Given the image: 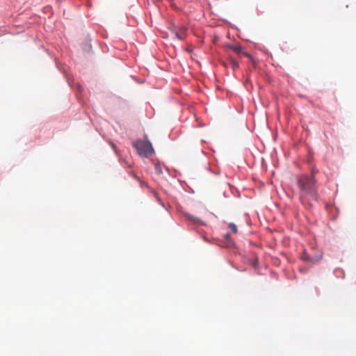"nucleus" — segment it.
Returning <instances> with one entry per match:
<instances>
[{"mask_svg":"<svg viewBox=\"0 0 356 356\" xmlns=\"http://www.w3.org/2000/svg\"><path fill=\"white\" fill-rule=\"evenodd\" d=\"M208 170H209L210 172H211L214 175H220V171L219 170H211L210 168H208Z\"/></svg>","mask_w":356,"mask_h":356,"instance_id":"nucleus-28","label":"nucleus"},{"mask_svg":"<svg viewBox=\"0 0 356 356\" xmlns=\"http://www.w3.org/2000/svg\"><path fill=\"white\" fill-rule=\"evenodd\" d=\"M297 185L301 192L300 196L301 203L308 208H312L313 204L311 202V200L307 196L308 195L312 200L318 202V197L316 186V179L313 176L305 178L298 177Z\"/></svg>","mask_w":356,"mask_h":356,"instance_id":"nucleus-1","label":"nucleus"},{"mask_svg":"<svg viewBox=\"0 0 356 356\" xmlns=\"http://www.w3.org/2000/svg\"><path fill=\"white\" fill-rule=\"evenodd\" d=\"M131 78L134 80L136 83H140V84H143L144 83H145L146 81V79H138L136 76L135 75H131L130 76Z\"/></svg>","mask_w":356,"mask_h":356,"instance_id":"nucleus-16","label":"nucleus"},{"mask_svg":"<svg viewBox=\"0 0 356 356\" xmlns=\"http://www.w3.org/2000/svg\"><path fill=\"white\" fill-rule=\"evenodd\" d=\"M168 30L174 34L177 31V26L175 24H172L168 26Z\"/></svg>","mask_w":356,"mask_h":356,"instance_id":"nucleus-19","label":"nucleus"},{"mask_svg":"<svg viewBox=\"0 0 356 356\" xmlns=\"http://www.w3.org/2000/svg\"><path fill=\"white\" fill-rule=\"evenodd\" d=\"M337 277H341V274H339V275H337Z\"/></svg>","mask_w":356,"mask_h":356,"instance_id":"nucleus-41","label":"nucleus"},{"mask_svg":"<svg viewBox=\"0 0 356 356\" xmlns=\"http://www.w3.org/2000/svg\"><path fill=\"white\" fill-rule=\"evenodd\" d=\"M227 62L229 65L232 67L234 70L238 69L240 66V63L238 60L229 55L227 58Z\"/></svg>","mask_w":356,"mask_h":356,"instance_id":"nucleus-9","label":"nucleus"},{"mask_svg":"<svg viewBox=\"0 0 356 356\" xmlns=\"http://www.w3.org/2000/svg\"><path fill=\"white\" fill-rule=\"evenodd\" d=\"M238 254L241 258V260L245 263H248L250 258V257H248V254L245 252L243 253H242L241 252H238Z\"/></svg>","mask_w":356,"mask_h":356,"instance_id":"nucleus-14","label":"nucleus"},{"mask_svg":"<svg viewBox=\"0 0 356 356\" xmlns=\"http://www.w3.org/2000/svg\"><path fill=\"white\" fill-rule=\"evenodd\" d=\"M247 242L250 246H252V247L257 248L259 249L262 248L261 244L254 242L252 240L248 239V240H247Z\"/></svg>","mask_w":356,"mask_h":356,"instance_id":"nucleus-15","label":"nucleus"},{"mask_svg":"<svg viewBox=\"0 0 356 356\" xmlns=\"http://www.w3.org/2000/svg\"><path fill=\"white\" fill-rule=\"evenodd\" d=\"M55 63H56V67L62 72V73H65V70L64 67H62L60 66L59 63L57 62L56 59H55Z\"/></svg>","mask_w":356,"mask_h":356,"instance_id":"nucleus-25","label":"nucleus"},{"mask_svg":"<svg viewBox=\"0 0 356 356\" xmlns=\"http://www.w3.org/2000/svg\"><path fill=\"white\" fill-rule=\"evenodd\" d=\"M154 3H159L162 1V0H152Z\"/></svg>","mask_w":356,"mask_h":356,"instance_id":"nucleus-36","label":"nucleus"},{"mask_svg":"<svg viewBox=\"0 0 356 356\" xmlns=\"http://www.w3.org/2000/svg\"><path fill=\"white\" fill-rule=\"evenodd\" d=\"M42 11L44 13L47 14V15H49V17H50L51 16L53 15L54 14V12H53V9H52V7L50 5H47L45 6L43 9H42Z\"/></svg>","mask_w":356,"mask_h":356,"instance_id":"nucleus-11","label":"nucleus"},{"mask_svg":"<svg viewBox=\"0 0 356 356\" xmlns=\"http://www.w3.org/2000/svg\"><path fill=\"white\" fill-rule=\"evenodd\" d=\"M337 272H340V273L341 274L342 279L345 278V272L343 269L337 268L334 270V273H336Z\"/></svg>","mask_w":356,"mask_h":356,"instance_id":"nucleus-23","label":"nucleus"},{"mask_svg":"<svg viewBox=\"0 0 356 356\" xmlns=\"http://www.w3.org/2000/svg\"><path fill=\"white\" fill-rule=\"evenodd\" d=\"M273 152H275V154H277V151H276V149H275V148H274V149H273Z\"/></svg>","mask_w":356,"mask_h":356,"instance_id":"nucleus-38","label":"nucleus"},{"mask_svg":"<svg viewBox=\"0 0 356 356\" xmlns=\"http://www.w3.org/2000/svg\"><path fill=\"white\" fill-rule=\"evenodd\" d=\"M237 192H238V197H240L241 196V193L239 192V191H237Z\"/></svg>","mask_w":356,"mask_h":356,"instance_id":"nucleus-39","label":"nucleus"},{"mask_svg":"<svg viewBox=\"0 0 356 356\" xmlns=\"http://www.w3.org/2000/svg\"><path fill=\"white\" fill-rule=\"evenodd\" d=\"M154 168H155V171H156V174L161 175L163 173L162 169L158 163L154 164Z\"/></svg>","mask_w":356,"mask_h":356,"instance_id":"nucleus-20","label":"nucleus"},{"mask_svg":"<svg viewBox=\"0 0 356 356\" xmlns=\"http://www.w3.org/2000/svg\"><path fill=\"white\" fill-rule=\"evenodd\" d=\"M183 216L187 220L192 222L194 225H197L199 226L206 225V222L201 218L196 217L187 211L183 212Z\"/></svg>","mask_w":356,"mask_h":356,"instance_id":"nucleus-6","label":"nucleus"},{"mask_svg":"<svg viewBox=\"0 0 356 356\" xmlns=\"http://www.w3.org/2000/svg\"><path fill=\"white\" fill-rule=\"evenodd\" d=\"M163 167H164V169L168 172H170V168L164 163H163Z\"/></svg>","mask_w":356,"mask_h":356,"instance_id":"nucleus-31","label":"nucleus"},{"mask_svg":"<svg viewBox=\"0 0 356 356\" xmlns=\"http://www.w3.org/2000/svg\"><path fill=\"white\" fill-rule=\"evenodd\" d=\"M227 227L231 230V233H232V234L238 233V227L234 222H229L227 224Z\"/></svg>","mask_w":356,"mask_h":356,"instance_id":"nucleus-13","label":"nucleus"},{"mask_svg":"<svg viewBox=\"0 0 356 356\" xmlns=\"http://www.w3.org/2000/svg\"><path fill=\"white\" fill-rule=\"evenodd\" d=\"M241 54H243L246 58H248L250 60V61H251L253 64L256 63L255 58L250 53H249L243 49V51H241Z\"/></svg>","mask_w":356,"mask_h":356,"instance_id":"nucleus-12","label":"nucleus"},{"mask_svg":"<svg viewBox=\"0 0 356 356\" xmlns=\"http://www.w3.org/2000/svg\"><path fill=\"white\" fill-rule=\"evenodd\" d=\"M307 162L312 165V156H307Z\"/></svg>","mask_w":356,"mask_h":356,"instance_id":"nucleus-29","label":"nucleus"},{"mask_svg":"<svg viewBox=\"0 0 356 356\" xmlns=\"http://www.w3.org/2000/svg\"><path fill=\"white\" fill-rule=\"evenodd\" d=\"M174 35H175V38L180 41H182L184 39V37L181 34H180L178 32V31L176 33H175Z\"/></svg>","mask_w":356,"mask_h":356,"instance_id":"nucleus-21","label":"nucleus"},{"mask_svg":"<svg viewBox=\"0 0 356 356\" xmlns=\"http://www.w3.org/2000/svg\"><path fill=\"white\" fill-rule=\"evenodd\" d=\"M223 196L225 197H227V193L225 191L223 192Z\"/></svg>","mask_w":356,"mask_h":356,"instance_id":"nucleus-37","label":"nucleus"},{"mask_svg":"<svg viewBox=\"0 0 356 356\" xmlns=\"http://www.w3.org/2000/svg\"><path fill=\"white\" fill-rule=\"evenodd\" d=\"M231 265H232V266L234 268H235V269L238 270V271L244 272V271H245V270H246V269H245V268H238V267L235 266L234 265H233L232 264H231Z\"/></svg>","mask_w":356,"mask_h":356,"instance_id":"nucleus-26","label":"nucleus"},{"mask_svg":"<svg viewBox=\"0 0 356 356\" xmlns=\"http://www.w3.org/2000/svg\"><path fill=\"white\" fill-rule=\"evenodd\" d=\"M261 165L264 167V165L266 167L267 164L266 163V161L264 158L261 159Z\"/></svg>","mask_w":356,"mask_h":356,"instance_id":"nucleus-30","label":"nucleus"},{"mask_svg":"<svg viewBox=\"0 0 356 356\" xmlns=\"http://www.w3.org/2000/svg\"><path fill=\"white\" fill-rule=\"evenodd\" d=\"M322 257L323 253L316 254L314 256H312L307 252L305 248H303L302 252L300 255V259L302 261L309 264H316L322 259Z\"/></svg>","mask_w":356,"mask_h":356,"instance_id":"nucleus-4","label":"nucleus"},{"mask_svg":"<svg viewBox=\"0 0 356 356\" xmlns=\"http://www.w3.org/2000/svg\"><path fill=\"white\" fill-rule=\"evenodd\" d=\"M186 51L188 53V54H193V48H191V49H188L186 50Z\"/></svg>","mask_w":356,"mask_h":356,"instance_id":"nucleus-35","label":"nucleus"},{"mask_svg":"<svg viewBox=\"0 0 356 356\" xmlns=\"http://www.w3.org/2000/svg\"><path fill=\"white\" fill-rule=\"evenodd\" d=\"M76 89H77V90H79V91H81V90H82V87H81V85H79V84H77V86H76Z\"/></svg>","mask_w":356,"mask_h":356,"instance_id":"nucleus-33","label":"nucleus"},{"mask_svg":"<svg viewBox=\"0 0 356 356\" xmlns=\"http://www.w3.org/2000/svg\"><path fill=\"white\" fill-rule=\"evenodd\" d=\"M225 47L229 48L234 51H236L237 53H241V51H243V48L239 44H235L230 42H227L224 45Z\"/></svg>","mask_w":356,"mask_h":356,"instance_id":"nucleus-8","label":"nucleus"},{"mask_svg":"<svg viewBox=\"0 0 356 356\" xmlns=\"http://www.w3.org/2000/svg\"><path fill=\"white\" fill-rule=\"evenodd\" d=\"M244 251L247 254L251 255V257H255V256H258L257 254L254 251L250 250V249L247 248L246 247L245 248Z\"/></svg>","mask_w":356,"mask_h":356,"instance_id":"nucleus-18","label":"nucleus"},{"mask_svg":"<svg viewBox=\"0 0 356 356\" xmlns=\"http://www.w3.org/2000/svg\"><path fill=\"white\" fill-rule=\"evenodd\" d=\"M222 240L227 247L238 250V248L236 243L231 238L230 232H227L222 234Z\"/></svg>","mask_w":356,"mask_h":356,"instance_id":"nucleus-7","label":"nucleus"},{"mask_svg":"<svg viewBox=\"0 0 356 356\" xmlns=\"http://www.w3.org/2000/svg\"><path fill=\"white\" fill-rule=\"evenodd\" d=\"M178 181H179L181 184H184L187 186V188H188V193H195V191H194V190H193L191 186H189L186 184V182L185 181H181V180H180V179H178ZM184 190H185L186 191H187V190H186V189H185V188H184Z\"/></svg>","mask_w":356,"mask_h":356,"instance_id":"nucleus-17","label":"nucleus"},{"mask_svg":"<svg viewBox=\"0 0 356 356\" xmlns=\"http://www.w3.org/2000/svg\"><path fill=\"white\" fill-rule=\"evenodd\" d=\"M308 268L307 267L300 268V272L301 273H305L307 271Z\"/></svg>","mask_w":356,"mask_h":356,"instance_id":"nucleus-27","label":"nucleus"},{"mask_svg":"<svg viewBox=\"0 0 356 356\" xmlns=\"http://www.w3.org/2000/svg\"><path fill=\"white\" fill-rule=\"evenodd\" d=\"M67 81H68V83H69V85H70V86L72 87V86L71 83L70 82V80H69V79L67 80Z\"/></svg>","mask_w":356,"mask_h":356,"instance_id":"nucleus-40","label":"nucleus"},{"mask_svg":"<svg viewBox=\"0 0 356 356\" xmlns=\"http://www.w3.org/2000/svg\"><path fill=\"white\" fill-rule=\"evenodd\" d=\"M92 40L91 35L88 33L85 36L83 42H81V50L86 57H90L95 54L92 49Z\"/></svg>","mask_w":356,"mask_h":356,"instance_id":"nucleus-3","label":"nucleus"},{"mask_svg":"<svg viewBox=\"0 0 356 356\" xmlns=\"http://www.w3.org/2000/svg\"><path fill=\"white\" fill-rule=\"evenodd\" d=\"M155 197L156 199V201L159 203V204L163 207V208H165V204L164 202H163L162 199L157 195H155Z\"/></svg>","mask_w":356,"mask_h":356,"instance_id":"nucleus-22","label":"nucleus"},{"mask_svg":"<svg viewBox=\"0 0 356 356\" xmlns=\"http://www.w3.org/2000/svg\"><path fill=\"white\" fill-rule=\"evenodd\" d=\"M175 174L172 175L173 177H176L177 176H178V175H181V174H180L179 172H177V170H175Z\"/></svg>","mask_w":356,"mask_h":356,"instance_id":"nucleus-34","label":"nucleus"},{"mask_svg":"<svg viewBox=\"0 0 356 356\" xmlns=\"http://www.w3.org/2000/svg\"><path fill=\"white\" fill-rule=\"evenodd\" d=\"M223 21H224V22H225V23H226L227 24H228L231 28H232V29H236V30L239 31V29H238V27H237L236 25H234V24H232V23H231L230 22H229L228 20H227V19H223Z\"/></svg>","mask_w":356,"mask_h":356,"instance_id":"nucleus-24","label":"nucleus"},{"mask_svg":"<svg viewBox=\"0 0 356 356\" xmlns=\"http://www.w3.org/2000/svg\"><path fill=\"white\" fill-rule=\"evenodd\" d=\"M248 264L252 266L255 269H258L259 267V257L258 256H255V257H250Z\"/></svg>","mask_w":356,"mask_h":356,"instance_id":"nucleus-10","label":"nucleus"},{"mask_svg":"<svg viewBox=\"0 0 356 356\" xmlns=\"http://www.w3.org/2000/svg\"><path fill=\"white\" fill-rule=\"evenodd\" d=\"M267 54H269L272 56V53H270V52L267 51Z\"/></svg>","mask_w":356,"mask_h":356,"instance_id":"nucleus-42","label":"nucleus"},{"mask_svg":"<svg viewBox=\"0 0 356 356\" xmlns=\"http://www.w3.org/2000/svg\"><path fill=\"white\" fill-rule=\"evenodd\" d=\"M325 209L329 215L331 216V220L333 221L336 220L339 213V208L336 207L334 204L326 203Z\"/></svg>","mask_w":356,"mask_h":356,"instance_id":"nucleus-5","label":"nucleus"},{"mask_svg":"<svg viewBox=\"0 0 356 356\" xmlns=\"http://www.w3.org/2000/svg\"><path fill=\"white\" fill-rule=\"evenodd\" d=\"M132 146L136 149L137 154L141 158H149L155 153L154 148L147 134L144 135V138H137L135 140Z\"/></svg>","mask_w":356,"mask_h":356,"instance_id":"nucleus-2","label":"nucleus"},{"mask_svg":"<svg viewBox=\"0 0 356 356\" xmlns=\"http://www.w3.org/2000/svg\"><path fill=\"white\" fill-rule=\"evenodd\" d=\"M163 167H164V169L168 172H170V168L164 163H163Z\"/></svg>","mask_w":356,"mask_h":356,"instance_id":"nucleus-32","label":"nucleus"}]
</instances>
